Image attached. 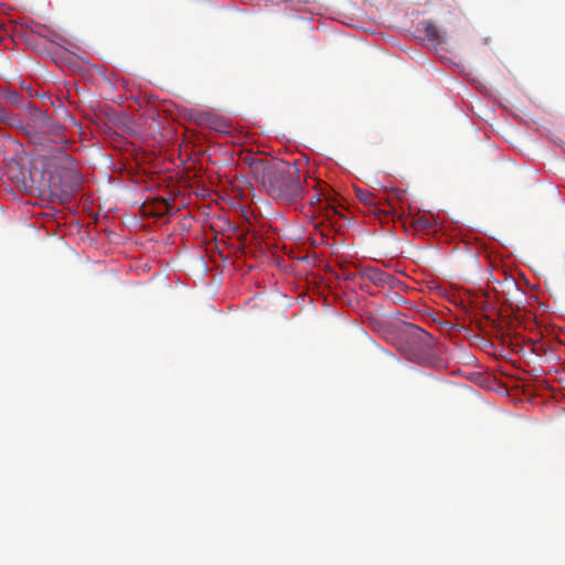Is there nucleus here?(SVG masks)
<instances>
[{"mask_svg": "<svg viewBox=\"0 0 565 565\" xmlns=\"http://www.w3.org/2000/svg\"><path fill=\"white\" fill-rule=\"evenodd\" d=\"M250 169L256 182L262 184L270 199L282 204H292L303 198V186L300 183L299 171L295 167H278L255 161Z\"/></svg>", "mask_w": 565, "mask_h": 565, "instance_id": "f257e3e1", "label": "nucleus"}, {"mask_svg": "<svg viewBox=\"0 0 565 565\" xmlns=\"http://www.w3.org/2000/svg\"><path fill=\"white\" fill-rule=\"evenodd\" d=\"M398 352L407 361L433 369L445 367L441 347L427 331L416 324H407L398 340Z\"/></svg>", "mask_w": 565, "mask_h": 565, "instance_id": "f03ea898", "label": "nucleus"}, {"mask_svg": "<svg viewBox=\"0 0 565 565\" xmlns=\"http://www.w3.org/2000/svg\"><path fill=\"white\" fill-rule=\"evenodd\" d=\"M33 182L42 191L50 192L51 196L64 201L76 190L78 173L72 168V158L64 151L46 163L44 173L40 178L33 177Z\"/></svg>", "mask_w": 565, "mask_h": 565, "instance_id": "7ed1b4c3", "label": "nucleus"}, {"mask_svg": "<svg viewBox=\"0 0 565 565\" xmlns=\"http://www.w3.org/2000/svg\"><path fill=\"white\" fill-rule=\"evenodd\" d=\"M53 121L54 119H52L45 111L36 107H30L28 124L23 126L24 134L29 138H36L38 132Z\"/></svg>", "mask_w": 565, "mask_h": 565, "instance_id": "20e7f679", "label": "nucleus"}, {"mask_svg": "<svg viewBox=\"0 0 565 565\" xmlns=\"http://www.w3.org/2000/svg\"><path fill=\"white\" fill-rule=\"evenodd\" d=\"M63 134H64V126L61 125L57 121H53L50 125H47L45 128L40 130L38 132V137L30 138L34 143H42L45 140H49L51 142H63Z\"/></svg>", "mask_w": 565, "mask_h": 565, "instance_id": "39448f33", "label": "nucleus"}, {"mask_svg": "<svg viewBox=\"0 0 565 565\" xmlns=\"http://www.w3.org/2000/svg\"><path fill=\"white\" fill-rule=\"evenodd\" d=\"M360 275H362L364 280L371 281L377 287L386 285L387 280H390L388 274L373 267L364 268Z\"/></svg>", "mask_w": 565, "mask_h": 565, "instance_id": "423d86ee", "label": "nucleus"}, {"mask_svg": "<svg viewBox=\"0 0 565 565\" xmlns=\"http://www.w3.org/2000/svg\"><path fill=\"white\" fill-rule=\"evenodd\" d=\"M423 29L425 32V38L431 42L441 43L445 39L441 36L440 30L438 26L433 23V21H423Z\"/></svg>", "mask_w": 565, "mask_h": 565, "instance_id": "0eeeda50", "label": "nucleus"}, {"mask_svg": "<svg viewBox=\"0 0 565 565\" xmlns=\"http://www.w3.org/2000/svg\"><path fill=\"white\" fill-rule=\"evenodd\" d=\"M355 198L366 205H374V195L369 190L355 189Z\"/></svg>", "mask_w": 565, "mask_h": 565, "instance_id": "6e6552de", "label": "nucleus"}, {"mask_svg": "<svg viewBox=\"0 0 565 565\" xmlns=\"http://www.w3.org/2000/svg\"><path fill=\"white\" fill-rule=\"evenodd\" d=\"M2 96L4 100L12 104L15 107H20L21 105V95L17 90H4L2 92Z\"/></svg>", "mask_w": 565, "mask_h": 565, "instance_id": "1a4fd4ad", "label": "nucleus"}, {"mask_svg": "<svg viewBox=\"0 0 565 565\" xmlns=\"http://www.w3.org/2000/svg\"><path fill=\"white\" fill-rule=\"evenodd\" d=\"M0 96H1V89H0ZM0 122L7 124V125H15L18 122V119L15 118L12 113L7 110L2 105H0Z\"/></svg>", "mask_w": 565, "mask_h": 565, "instance_id": "9d476101", "label": "nucleus"}, {"mask_svg": "<svg viewBox=\"0 0 565 565\" xmlns=\"http://www.w3.org/2000/svg\"><path fill=\"white\" fill-rule=\"evenodd\" d=\"M416 224H418L423 230H429L433 227V221L427 216H420L416 220Z\"/></svg>", "mask_w": 565, "mask_h": 565, "instance_id": "9b49d317", "label": "nucleus"}, {"mask_svg": "<svg viewBox=\"0 0 565 565\" xmlns=\"http://www.w3.org/2000/svg\"><path fill=\"white\" fill-rule=\"evenodd\" d=\"M326 195H327V194L323 192V190H322V189L317 190L316 195H313V198H311V203H312V204H317V203H319V202L321 201V198H327Z\"/></svg>", "mask_w": 565, "mask_h": 565, "instance_id": "f8f14e48", "label": "nucleus"}, {"mask_svg": "<svg viewBox=\"0 0 565 565\" xmlns=\"http://www.w3.org/2000/svg\"><path fill=\"white\" fill-rule=\"evenodd\" d=\"M162 206H163V210H166V212H163V213H167V214L172 213V205L169 202L163 201Z\"/></svg>", "mask_w": 565, "mask_h": 565, "instance_id": "ddd939ff", "label": "nucleus"}, {"mask_svg": "<svg viewBox=\"0 0 565 565\" xmlns=\"http://www.w3.org/2000/svg\"><path fill=\"white\" fill-rule=\"evenodd\" d=\"M395 198L401 200L403 198V191H394Z\"/></svg>", "mask_w": 565, "mask_h": 565, "instance_id": "4468645a", "label": "nucleus"}, {"mask_svg": "<svg viewBox=\"0 0 565 565\" xmlns=\"http://www.w3.org/2000/svg\"><path fill=\"white\" fill-rule=\"evenodd\" d=\"M54 38H55V40H58V41H62V40H63L60 35H57V34H55V33H54Z\"/></svg>", "mask_w": 565, "mask_h": 565, "instance_id": "2eb2a0df", "label": "nucleus"}]
</instances>
